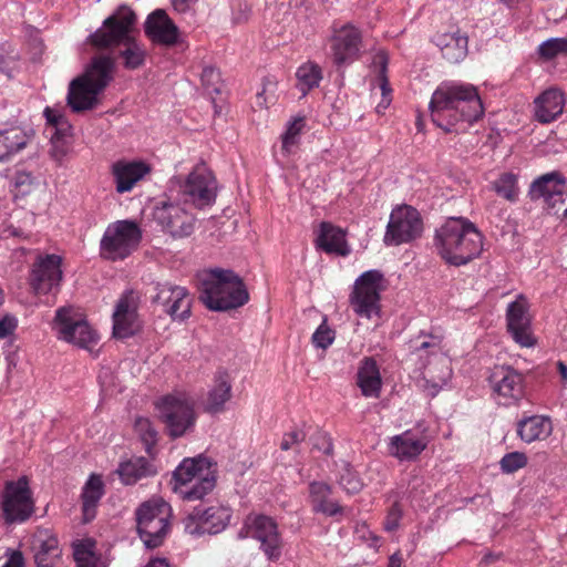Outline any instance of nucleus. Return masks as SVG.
I'll use <instances>...</instances> for the list:
<instances>
[{"label": "nucleus", "instance_id": "ddd939ff", "mask_svg": "<svg viewBox=\"0 0 567 567\" xmlns=\"http://www.w3.org/2000/svg\"><path fill=\"white\" fill-rule=\"evenodd\" d=\"M1 507L7 523H22L31 516L34 504L25 476L6 483L1 493Z\"/></svg>", "mask_w": 567, "mask_h": 567}, {"label": "nucleus", "instance_id": "8fccbe9b", "mask_svg": "<svg viewBox=\"0 0 567 567\" xmlns=\"http://www.w3.org/2000/svg\"><path fill=\"white\" fill-rule=\"evenodd\" d=\"M135 430L144 442L146 450L150 451L157 441V432L153 427L151 421L148 419L136 420Z\"/></svg>", "mask_w": 567, "mask_h": 567}, {"label": "nucleus", "instance_id": "58836bf2", "mask_svg": "<svg viewBox=\"0 0 567 567\" xmlns=\"http://www.w3.org/2000/svg\"><path fill=\"white\" fill-rule=\"evenodd\" d=\"M491 188L509 203L518 200L519 186L517 175L511 172L503 173L491 184Z\"/></svg>", "mask_w": 567, "mask_h": 567}, {"label": "nucleus", "instance_id": "37998d69", "mask_svg": "<svg viewBox=\"0 0 567 567\" xmlns=\"http://www.w3.org/2000/svg\"><path fill=\"white\" fill-rule=\"evenodd\" d=\"M305 125V117H296L288 124L287 130L282 135V152L286 154L293 153L300 141V135Z\"/></svg>", "mask_w": 567, "mask_h": 567}, {"label": "nucleus", "instance_id": "49530a36", "mask_svg": "<svg viewBox=\"0 0 567 567\" xmlns=\"http://www.w3.org/2000/svg\"><path fill=\"white\" fill-rule=\"evenodd\" d=\"M538 53L546 60L554 59L561 54H567V39L553 38L543 42L538 47Z\"/></svg>", "mask_w": 567, "mask_h": 567}, {"label": "nucleus", "instance_id": "774afa93", "mask_svg": "<svg viewBox=\"0 0 567 567\" xmlns=\"http://www.w3.org/2000/svg\"><path fill=\"white\" fill-rule=\"evenodd\" d=\"M145 567H169V564L165 558H155L152 559Z\"/></svg>", "mask_w": 567, "mask_h": 567}, {"label": "nucleus", "instance_id": "7ed1b4c3", "mask_svg": "<svg viewBox=\"0 0 567 567\" xmlns=\"http://www.w3.org/2000/svg\"><path fill=\"white\" fill-rule=\"evenodd\" d=\"M434 246L447 264L462 266L481 254L483 236L467 219L451 218L436 229Z\"/></svg>", "mask_w": 567, "mask_h": 567}, {"label": "nucleus", "instance_id": "0eeeda50", "mask_svg": "<svg viewBox=\"0 0 567 567\" xmlns=\"http://www.w3.org/2000/svg\"><path fill=\"white\" fill-rule=\"evenodd\" d=\"M52 329L59 340L89 351H92L100 340L97 332L89 324L85 315L73 306L56 309Z\"/></svg>", "mask_w": 567, "mask_h": 567}, {"label": "nucleus", "instance_id": "7c9ffc66", "mask_svg": "<svg viewBox=\"0 0 567 567\" xmlns=\"http://www.w3.org/2000/svg\"><path fill=\"white\" fill-rule=\"evenodd\" d=\"M317 243L328 254L343 257L350 254V248L346 240V231L330 223H321Z\"/></svg>", "mask_w": 567, "mask_h": 567}, {"label": "nucleus", "instance_id": "13d9d810", "mask_svg": "<svg viewBox=\"0 0 567 567\" xmlns=\"http://www.w3.org/2000/svg\"><path fill=\"white\" fill-rule=\"evenodd\" d=\"M330 493V486L323 482H313L310 484V495L312 497L313 505L320 503L321 499H328Z\"/></svg>", "mask_w": 567, "mask_h": 567}, {"label": "nucleus", "instance_id": "052dcab7", "mask_svg": "<svg viewBox=\"0 0 567 567\" xmlns=\"http://www.w3.org/2000/svg\"><path fill=\"white\" fill-rule=\"evenodd\" d=\"M313 509L316 512H321L328 516H336L343 512L342 506H340L337 502L329 499H321L320 503L313 505Z\"/></svg>", "mask_w": 567, "mask_h": 567}, {"label": "nucleus", "instance_id": "20e7f679", "mask_svg": "<svg viewBox=\"0 0 567 567\" xmlns=\"http://www.w3.org/2000/svg\"><path fill=\"white\" fill-rule=\"evenodd\" d=\"M115 61L112 56L99 55L92 59L84 73L71 81L68 92V105L73 112L94 109L99 95L113 80Z\"/></svg>", "mask_w": 567, "mask_h": 567}, {"label": "nucleus", "instance_id": "69168bd1", "mask_svg": "<svg viewBox=\"0 0 567 567\" xmlns=\"http://www.w3.org/2000/svg\"><path fill=\"white\" fill-rule=\"evenodd\" d=\"M2 567H24L22 554L13 551Z\"/></svg>", "mask_w": 567, "mask_h": 567}, {"label": "nucleus", "instance_id": "bb28decb", "mask_svg": "<svg viewBox=\"0 0 567 567\" xmlns=\"http://www.w3.org/2000/svg\"><path fill=\"white\" fill-rule=\"evenodd\" d=\"M147 164L138 161H118L112 165V174L116 192L120 194L131 192L134 186L150 173Z\"/></svg>", "mask_w": 567, "mask_h": 567}, {"label": "nucleus", "instance_id": "c756f323", "mask_svg": "<svg viewBox=\"0 0 567 567\" xmlns=\"http://www.w3.org/2000/svg\"><path fill=\"white\" fill-rule=\"evenodd\" d=\"M357 384L365 398H379L382 379L379 367L373 358H364L358 369Z\"/></svg>", "mask_w": 567, "mask_h": 567}, {"label": "nucleus", "instance_id": "412c9836", "mask_svg": "<svg viewBox=\"0 0 567 567\" xmlns=\"http://www.w3.org/2000/svg\"><path fill=\"white\" fill-rule=\"evenodd\" d=\"M138 293L133 290L123 293V296L117 301L115 311L113 313V334L115 338H128L138 328Z\"/></svg>", "mask_w": 567, "mask_h": 567}, {"label": "nucleus", "instance_id": "1a4fd4ad", "mask_svg": "<svg viewBox=\"0 0 567 567\" xmlns=\"http://www.w3.org/2000/svg\"><path fill=\"white\" fill-rule=\"evenodd\" d=\"M173 192L176 188L184 203H190L197 208H204L215 203L217 196V181L212 171L199 164L186 178L175 177L171 181Z\"/></svg>", "mask_w": 567, "mask_h": 567}, {"label": "nucleus", "instance_id": "ea45409f", "mask_svg": "<svg viewBox=\"0 0 567 567\" xmlns=\"http://www.w3.org/2000/svg\"><path fill=\"white\" fill-rule=\"evenodd\" d=\"M452 374V370L446 363L445 359L441 361V369L437 374L434 373L433 368L429 367L424 372V388L429 394L434 396L444 385H446Z\"/></svg>", "mask_w": 567, "mask_h": 567}, {"label": "nucleus", "instance_id": "9d476101", "mask_svg": "<svg viewBox=\"0 0 567 567\" xmlns=\"http://www.w3.org/2000/svg\"><path fill=\"white\" fill-rule=\"evenodd\" d=\"M158 417L168 435L176 439L192 430L196 422L194 402L183 392L167 394L156 402Z\"/></svg>", "mask_w": 567, "mask_h": 567}, {"label": "nucleus", "instance_id": "dca6fc26", "mask_svg": "<svg viewBox=\"0 0 567 567\" xmlns=\"http://www.w3.org/2000/svg\"><path fill=\"white\" fill-rule=\"evenodd\" d=\"M230 517L231 509L224 505L196 508L185 520V532L194 536L218 534L227 527Z\"/></svg>", "mask_w": 567, "mask_h": 567}, {"label": "nucleus", "instance_id": "0e129e2a", "mask_svg": "<svg viewBox=\"0 0 567 567\" xmlns=\"http://www.w3.org/2000/svg\"><path fill=\"white\" fill-rule=\"evenodd\" d=\"M566 200H567V190L565 192V194L561 197L555 196V198H546L545 199L548 207L550 209L555 210V213H558V210L561 208V206L566 204Z\"/></svg>", "mask_w": 567, "mask_h": 567}, {"label": "nucleus", "instance_id": "f704fd0d", "mask_svg": "<svg viewBox=\"0 0 567 567\" xmlns=\"http://www.w3.org/2000/svg\"><path fill=\"white\" fill-rule=\"evenodd\" d=\"M103 495V482L97 475H91L82 492V509L84 522L95 517L96 506Z\"/></svg>", "mask_w": 567, "mask_h": 567}, {"label": "nucleus", "instance_id": "4d7b16f0", "mask_svg": "<svg viewBox=\"0 0 567 567\" xmlns=\"http://www.w3.org/2000/svg\"><path fill=\"white\" fill-rule=\"evenodd\" d=\"M402 517V509L398 503H394L384 519V528L388 532H394L399 527L400 519Z\"/></svg>", "mask_w": 567, "mask_h": 567}, {"label": "nucleus", "instance_id": "423d86ee", "mask_svg": "<svg viewBox=\"0 0 567 567\" xmlns=\"http://www.w3.org/2000/svg\"><path fill=\"white\" fill-rule=\"evenodd\" d=\"M217 464L199 455L185 458L174 471V478L185 499L197 501L209 494L216 486Z\"/></svg>", "mask_w": 567, "mask_h": 567}, {"label": "nucleus", "instance_id": "72a5a7b5", "mask_svg": "<svg viewBox=\"0 0 567 567\" xmlns=\"http://www.w3.org/2000/svg\"><path fill=\"white\" fill-rule=\"evenodd\" d=\"M551 431L550 420L542 415L526 417L517 425V434L526 443L544 440L551 434Z\"/></svg>", "mask_w": 567, "mask_h": 567}, {"label": "nucleus", "instance_id": "603ef678", "mask_svg": "<svg viewBox=\"0 0 567 567\" xmlns=\"http://www.w3.org/2000/svg\"><path fill=\"white\" fill-rule=\"evenodd\" d=\"M334 340V331L323 321L312 334V343L317 348L327 349Z\"/></svg>", "mask_w": 567, "mask_h": 567}, {"label": "nucleus", "instance_id": "79ce46f5", "mask_svg": "<svg viewBox=\"0 0 567 567\" xmlns=\"http://www.w3.org/2000/svg\"><path fill=\"white\" fill-rule=\"evenodd\" d=\"M373 64L379 68V79H380V91L382 95L381 102L377 106V111L380 113L382 110H385L391 102L390 93L391 89L389 86L388 79L385 76L386 65H388V56L384 52H379L374 55Z\"/></svg>", "mask_w": 567, "mask_h": 567}, {"label": "nucleus", "instance_id": "c85d7f7f", "mask_svg": "<svg viewBox=\"0 0 567 567\" xmlns=\"http://www.w3.org/2000/svg\"><path fill=\"white\" fill-rule=\"evenodd\" d=\"M434 42L441 50L444 59L452 63L462 61L467 54L468 38L458 29L436 34Z\"/></svg>", "mask_w": 567, "mask_h": 567}, {"label": "nucleus", "instance_id": "a18cd8bd", "mask_svg": "<svg viewBox=\"0 0 567 567\" xmlns=\"http://www.w3.org/2000/svg\"><path fill=\"white\" fill-rule=\"evenodd\" d=\"M528 463V457L523 452L506 453L499 461L501 471L505 474H513L524 468Z\"/></svg>", "mask_w": 567, "mask_h": 567}, {"label": "nucleus", "instance_id": "5fc2aeb1", "mask_svg": "<svg viewBox=\"0 0 567 567\" xmlns=\"http://www.w3.org/2000/svg\"><path fill=\"white\" fill-rule=\"evenodd\" d=\"M415 351L431 349L432 352H436L441 348V338L436 336H427L423 339L419 337L412 341L411 346Z\"/></svg>", "mask_w": 567, "mask_h": 567}, {"label": "nucleus", "instance_id": "c03bdc74", "mask_svg": "<svg viewBox=\"0 0 567 567\" xmlns=\"http://www.w3.org/2000/svg\"><path fill=\"white\" fill-rule=\"evenodd\" d=\"M73 556L78 567H96L97 558L90 540L74 545Z\"/></svg>", "mask_w": 567, "mask_h": 567}, {"label": "nucleus", "instance_id": "e2e57ef3", "mask_svg": "<svg viewBox=\"0 0 567 567\" xmlns=\"http://www.w3.org/2000/svg\"><path fill=\"white\" fill-rule=\"evenodd\" d=\"M174 9L179 13H185L192 10L196 0H171Z\"/></svg>", "mask_w": 567, "mask_h": 567}, {"label": "nucleus", "instance_id": "6ab92c4d", "mask_svg": "<svg viewBox=\"0 0 567 567\" xmlns=\"http://www.w3.org/2000/svg\"><path fill=\"white\" fill-rule=\"evenodd\" d=\"M489 382L502 404L508 405L516 402L524 394V378L511 367H495L489 377Z\"/></svg>", "mask_w": 567, "mask_h": 567}, {"label": "nucleus", "instance_id": "e433bc0d", "mask_svg": "<svg viewBox=\"0 0 567 567\" xmlns=\"http://www.w3.org/2000/svg\"><path fill=\"white\" fill-rule=\"evenodd\" d=\"M117 473L124 484L132 485L143 477L152 475L154 471L144 457H136L122 463Z\"/></svg>", "mask_w": 567, "mask_h": 567}, {"label": "nucleus", "instance_id": "c9c22d12", "mask_svg": "<svg viewBox=\"0 0 567 567\" xmlns=\"http://www.w3.org/2000/svg\"><path fill=\"white\" fill-rule=\"evenodd\" d=\"M28 141L29 136L19 127L0 131V162L23 150Z\"/></svg>", "mask_w": 567, "mask_h": 567}, {"label": "nucleus", "instance_id": "f8f14e48", "mask_svg": "<svg viewBox=\"0 0 567 567\" xmlns=\"http://www.w3.org/2000/svg\"><path fill=\"white\" fill-rule=\"evenodd\" d=\"M384 289V277L381 271L372 269L360 275L350 295L353 311L367 319L380 313V293Z\"/></svg>", "mask_w": 567, "mask_h": 567}, {"label": "nucleus", "instance_id": "de8ad7c7", "mask_svg": "<svg viewBox=\"0 0 567 567\" xmlns=\"http://www.w3.org/2000/svg\"><path fill=\"white\" fill-rule=\"evenodd\" d=\"M200 81L207 94H219L221 92L220 74L214 66H205L203 69Z\"/></svg>", "mask_w": 567, "mask_h": 567}, {"label": "nucleus", "instance_id": "39448f33", "mask_svg": "<svg viewBox=\"0 0 567 567\" xmlns=\"http://www.w3.org/2000/svg\"><path fill=\"white\" fill-rule=\"evenodd\" d=\"M199 299L210 310L226 311L244 306L249 296L234 271L215 269L203 280Z\"/></svg>", "mask_w": 567, "mask_h": 567}, {"label": "nucleus", "instance_id": "bf43d9fd", "mask_svg": "<svg viewBox=\"0 0 567 567\" xmlns=\"http://www.w3.org/2000/svg\"><path fill=\"white\" fill-rule=\"evenodd\" d=\"M18 320L10 313H0V339H4L17 329Z\"/></svg>", "mask_w": 567, "mask_h": 567}, {"label": "nucleus", "instance_id": "f03ea898", "mask_svg": "<svg viewBox=\"0 0 567 567\" xmlns=\"http://www.w3.org/2000/svg\"><path fill=\"white\" fill-rule=\"evenodd\" d=\"M135 21V13L128 7L122 6L103 21L87 41L99 50L121 47L118 56L123 60L124 68L138 69L145 62L146 50L133 35Z\"/></svg>", "mask_w": 567, "mask_h": 567}, {"label": "nucleus", "instance_id": "4be33fe9", "mask_svg": "<svg viewBox=\"0 0 567 567\" xmlns=\"http://www.w3.org/2000/svg\"><path fill=\"white\" fill-rule=\"evenodd\" d=\"M61 262V257L48 255L33 265L30 280L37 293L45 295L59 287L62 280Z\"/></svg>", "mask_w": 567, "mask_h": 567}, {"label": "nucleus", "instance_id": "a878e982", "mask_svg": "<svg viewBox=\"0 0 567 567\" xmlns=\"http://www.w3.org/2000/svg\"><path fill=\"white\" fill-rule=\"evenodd\" d=\"M427 439L408 430L390 439L389 452L400 461L415 460L427 446Z\"/></svg>", "mask_w": 567, "mask_h": 567}, {"label": "nucleus", "instance_id": "3c124183", "mask_svg": "<svg viewBox=\"0 0 567 567\" xmlns=\"http://www.w3.org/2000/svg\"><path fill=\"white\" fill-rule=\"evenodd\" d=\"M45 118L51 126L52 132H66L72 131V126L60 111L51 107L44 110Z\"/></svg>", "mask_w": 567, "mask_h": 567}, {"label": "nucleus", "instance_id": "b1692460", "mask_svg": "<svg viewBox=\"0 0 567 567\" xmlns=\"http://www.w3.org/2000/svg\"><path fill=\"white\" fill-rule=\"evenodd\" d=\"M32 550L37 567H63L58 539L49 530L41 529L34 534Z\"/></svg>", "mask_w": 567, "mask_h": 567}, {"label": "nucleus", "instance_id": "6e6d98bb", "mask_svg": "<svg viewBox=\"0 0 567 567\" xmlns=\"http://www.w3.org/2000/svg\"><path fill=\"white\" fill-rule=\"evenodd\" d=\"M306 439V434L302 430L295 429L285 433L280 447L284 451L292 449L295 445L300 444Z\"/></svg>", "mask_w": 567, "mask_h": 567}, {"label": "nucleus", "instance_id": "864d4df0", "mask_svg": "<svg viewBox=\"0 0 567 567\" xmlns=\"http://www.w3.org/2000/svg\"><path fill=\"white\" fill-rule=\"evenodd\" d=\"M34 178L31 173L21 171L13 176L12 184L18 193L27 194L31 190Z\"/></svg>", "mask_w": 567, "mask_h": 567}, {"label": "nucleus", "instance_id": "a19ab883", "mask_svg": "<svg viewBox=\"0 0 567 567\" xmlns=\"http://www.w3.org/2000/svg\"><path fill=\"white\" fill-rule=\"evenodd\" d=\"M51 157L61 164L63 159L70 154L73 145V136L72 131H66L63 133L52 132L51 133Z\"/></svg>", "mask_w": 567, "mask_h": 567}, {"label": "nucleus", "instance_id": "2eb2a0df", "mask_svg": "<svg viewBox=\"0 0 567 567\" xmlns=\"http://www.w3.org/2000/svg\"><path fill=\"white\" fill-rule=\"evenodd\" d=\"M238 536L240 538L251 537L260 542V547L269 559H278L281 554V540L277 524L271 517L260 514L249 515Z\"/></svg>", "mask_w": 567, "mask_h": 567}, {"label": "nucleus", "instance_id": "6e6552de", "mask_svg": "<svg viewBox=\"0 0 567 567\" xmlns=\"http://www.w3.org/2000/svg\"><path fill=\"white\" fill-rule=\"evenodd\" d=\"M142 230L131 219L116 220L107 225L100 240V256L109 261L124 260L140 246Z\"/></svg>", "mask_w": 567, "mask_h": 567}, {"label": "nucleus", "instance_id": "f257e3e1", "mask_svg": "<svg viewBox=\"0 0 567 567\" xmlns=\"http://www.w3.org/2000/svg\"><path fill=\"white\" fill-rule=\"evenodd\" d=\"M433 123L452 132L457 123H472L484 114V106L476 86L457 81L442 82L429 103Z\"/></svg>", "mask_w": 567, "mask_h": 567}, {"label": "nucleus", "instance_id": "a211bd4d", "mask_svg": "<svg viewBox=\"0 0 567 567\" xmlns=\"http://www.w3.org/2000/svg\"><path fill=\"white\" fill-rule=\"evenodd\" d=\"M152 301L162 306L173 320L184 321L190 316L192 298L185 287L169 282L156 284Z\"/></svg>", "mask_w": 567, "mask_h": 567}, {"label": "nucleus", "instance_id": "680f3d73", "mask_svg": "<svg viewBox=\"0 0 567 567\" xmlns=\"http://www.w3.org/2000/svg\"><path fill=\"white\" fill-rule=\"evenodd\" d=\"M317 440L318 442L313 444L316 449L321 450L324 454L332 453V443L327 434H319Z\"/></svg>", "mask_w": 567, "mask_h": 567}, {"label": "nucleus", "instance_id": "4c0bfd02", "mask_svg": "<svg viewBox=\"0 0 567 567\" xmlns=\"http://www.w3.org/2000/svg\"><path fill=\"white\" fill-rule=\"evenodd\" d=\"M296 78L298 89L306 95L319 85L322 80V70L318 64L307 62L297 69Z\"/></svg>", "mask_w": 567, "mask_h": 567}, {"label": "nucleus", "instance_id": "4468645a", "mask_svg": "<svg viewBox=\"0 0 567 567\" xmlns=\"http://www.w3.org/2000/svg\"><path fill=\"white\" fill-rule=\"evenodd\" d=\"M423 231L420 213L408 205L392 210L384 235L386 245H401L419 238Z\"/></svg>", "mask_w": 567, "mask_h": 567}, {"label": "nucleus", "instance_id": "473e14b6", "mask_svg": "<svg viewBox=\"0 0 567 567\" xmlns=\"http://www.w3.org/2000/svg\"><path fill=\"white\" fill-rule=\"evenodd\" d=\"M231 398V384L226 372H218L214 379V384L208 391L205 401V410L209 413H218L224 410V405Z\"/></svg>", "mask_w": 567, "mask_h": 567}, {"label": "nucleus", "instance_id": "393cba45", "mask_svg": "<svg viewBox=\"0 0 567 567\" xmlns=\"http://www.w3.org/2000/svg\"><path fill=\"white\" fill-rule=\"evenodd\" d=\"M145 33L154 42L174 45L178 41V28L164 10L157 9L147 17Z\"/></svg>", "mask_w": 567, "mask_h": 567}, {"label": "nucleus", "instance_id": "9b49d317", "mask_svg": "<svg viewBox=\"0 0 567 567\" xmlns=\"http://www.w3.org/2000/svg\"><path fill=\"white\" fill-rule=\"evenodd\" d=\"M171 507L162 498H151L137 508V530L147 548H156L163 543Z\"/></svg>", "mask_w": 567, "mask_h": 567}, {"label": "nucleus", "instance_id": "2f4dec72", "mask_svg": "<svg viewBox=\"0 0 567 567\" xmlns=\"http://www.w3.org/2000/svg\"><path fill=\"white\" fill-rule=\"evenodd\" d=\"M567 190L566 181L560 173L551 172L537 178L530 186L533 199L561 197Z\"/></svg>", "mask_w": 567, "mask_h": 567}, {"label": "nucleus", "instance_id": "aec40b11", "mask_svg": "<svg viewBox=\"0 0 567 567\" xmlns=\"http://www.w3.org/2000/svg\"><path fill=\"white\" fill-rule=\"evenodd\" d=\"M507 329L512 338L522 347H533L535 339L530 328V316L528 312L527 300L519 296L507 307L506 311Z\"/></svg>", "mask_w": 567, "mask_h": 567}, {"label": "nucleus", "instance_id": "09e8293b", "mask_svg": "<svg viewBox=\"0 0 567 567\" xmlns=\"http://www.w3.org/2000/svg\"><path fill=\"white\" fill-rule=\"evenodd\" d=\"M339 484L349 494H355L362 488L361 480L349 465L343 466L340 473Z\"/></svg>", "mask_w": 567, "mask_h": 567}, {"label": "nucleus", "instance_id": "5701e85b", "mask_svg": "<svg viewBox=\"0 0 567 567\" xmlns=\"http://www.w3.org/2000/svg\"><path fill=\"white\" fill-rule=\"evenodd\" d=\"M361 34L353 25H343L331 38L333 62L343 65L353 62L359 54Z\"/></svg>", "mask_w": 567, "mask_h": 567}, {"label": "nucleus", "instance_id": "338daca9", "mask_svg": "<svg viewBox=\"0 0 567 567\" xmlns=\"http://www.w3.org/2000/svg\"><path fill=\"white\" fill-rule=\"evenodd\" d=\"M402 564L403 559L401 555L395 553L390 557L388 567H402Z\"/></svg>", "mask_w": 567, "mask_h": 567}, {"label": "nucleus", "instance_id": "f3484780", "mask_svg": "<svg viewBox=\"0 0 567 567\" xmlns=\"http://www.w3.org/2000/svg\"><path fill=\"white\" fill-rule=\"evenodd\" d=\"M154 219L173 237H187L194 231L195 217L171 200H163L155 207Z\"/></svg>", "mask_w": 567, "mask_h": 567}, {"label": "nucleus", "instance_id": "cd10ccee", "mask_svg": "<svg viewBox=\"0 0 567 567\" xmlns=\"http://www.w3.org/2000/svg\"><path fill=\"white\" fill-rule=\"evenodd\" d=\"M564 106V94L557 89H548L534 101L535 118L539 123H550L563 114Z\"/></svg>", "mask_w": 567, "mask_h": 567}]
</instances>
